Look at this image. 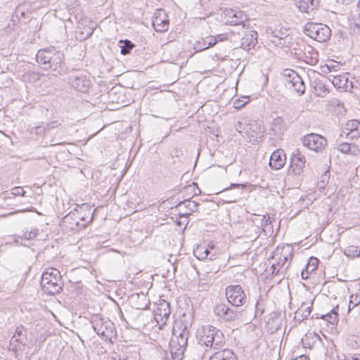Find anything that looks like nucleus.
I'll list each match as a JSON object with an SVG mask.
<instances>
[{
	"label": "nucleus",
	"instance_id": "nucleus-1",
	"mask_svg": "<svg viewBox=\"0 0 360 360\" xmlns=\"http://www.w3.org/2000/svg\"><path fill=\"white\" fill-rule=\"evenodd\" d=\"M94 212L87 203L77 205L60 221V226L65 231H78L86 226L93 220Z\"/></svg>",
	"mask_w": 360,
	"mask_h": 360
},
{
	"label": "nucleus",
	"instance_id": "nucleus-2",
	"mask_svg": "<svg viewBox=\"0 0 360 360\" xmlns=\"http://www.w3.org/2000/svg\"><path fill=\"white\" fill-rule=\"evenodd\" d=\"M36 60L44 70L51 69L60 73V69L64 63V53L51 46L39 50L36 55Z\"/></svg>",
	"mask_w": 360,
	"mask_h": 360
},
{
	"label": "nucleus",
	"instance_id": "nucleus-3",
	"mask_svg": "<svg viewBox=\"0 0 360 360\" xmlns=\"http://www.w3.org/2000/svg\"><path fill=\"white\" fill-rule=\"evenodd\" d=\"M292 247L287 244L281 249L277 248L271 257V259H275V262L271 264L269 271L274 276H285L286 271L289 267L290 263L285 266L287 262L292 257Z\"/></svg>",
	"mask_w": 360,
	"mask_h": 360
},
{
	"label": "nucleus",
	"instance_id": "nucleus-4",
	"mask_svg": "<svg viewBox=\"0 0 360 360\" xmlns=\"http://www.w3.org/2000/svg\"><path fill=\"white\" fill-rule=\"evenodd\" d=\"M91 323L94 330L104 341L112 343L117 338L115 324L109 319L98 314L93 315Z\"/></svg>",
	"mask_w": 360,
	"mask_h": 360
},
{
	"label": "nucleus",
	"instance_id": "nucleus-5",
	"mask_svg": "<svg viewBox=\"0 0 360 360\" xmlns=\"http://www.w3.org/2000/svg\"><path fill=\"white\" fill-rule=\"evenodd\" d=\"M205 340H204V356L208 351L219 349L224 343V335L222 332L215 327L210 326L207 330H204Z\"/></svg>",
	"mask_w": 360,
	"mask_h": 360
},
{
	"label": "nucleus",
	"instance_id": "nucleus-6",
	"mask_svg": "<svg viewBox=\"0 0 360 360\" xmlns=\"http://www.w3.org/2000/svg\"><path fill=\"white\" fill-rule=\"evenodd\" d=\"M282 75L283 82L287 89L296 92L299 96L304 94L305 84L297 72L293 70L286 69L283 70Z\"/></svg>",
	"mask_w": 360,
	"mask_h": 360
},
{
	"label": "nucleus",
	"instance_id": "nucleus-7",
	"mask_svg": "<svg viewBox=\"0 0 360 360\" xmlns=\"http://www.w3.org/2000/svg\"><path fill=\"white\" fill-rule=\"evenodd\" d=\"M304 30L307 36L319 42L326 41L331 35L330 27L322 23L308 22L305 25Z\"/></svg>",
	"mask_w": 360,
	"mask_h": 360
},
{
	"label": "nucleus",
	"instance_id": "nucleus-8",
	"mask_svg": "<svg viewBox=\"0 0 360 360\" xmlns=\"http://www.w3.org/2000/svg\"><path fill=\"white\" fill-rule=\"evenodd\" d=\"M226 296L229 302L235 307L243 306L247 300L244 290L239 285L228 286Z\"/></svg>",
	"mask_w": 360,
	"mask_h": 360
},
{
	"label": "nucleus",
	"instance_id": "nucleus-9",
	"mask_svg": "<svg viewBox=\"0 0 360 360\" xmlns=\"http://www.w3.org/2000/svg\"><path fill=\"white\" fill-rule=\"evenodd\" d=\"M204 254L205 255L204 257V266H207L208 267L210 266L209 262H213L211 269L209 271H206V273L217 272L219 266L218 264L215 263V260L218 259L219 255V246L216 245L213 242L210 243L204 250Z\"/></svg>",
	"mask_w": 360,
	"mask_h": 360
},
{
	"label": "nucleus",
	"instance_id": "nucleus-10",
	"mask_svg": "<svg viewBox=\"0 0 360 360\" xmlns=\"http://www.w3.org/2000/svg\"><path fill=\"white\" fill-rule=\"evenodd\" d=\"M241 30L242 33L238 32L240 35H242L240 47L245 51H250L257 44L258 33L255 30L246 28L245 25L241 27Z\"/></svg>",
	"mask_w": 360,
	"mask_h": 360
},
{
	"label": "nucleus",
	"instance_id": "nucleus-11",
	"mask_svg": "<svg viewBox=\"0 0 360 360\" xmlns=\"http://www.w3.org/2000/svg\"><path fill=\"white\" fill-rule=\"evenodd\" d=\"M302 143L309 149L319 152L325 148L327 140L319 134H309L304 136Z\"/></svg>",
	"mask_w": 360,
	"mask_h": 360
},
{
	"label": "nucleus",
	"instance_id": "nucleus-12",
	"mask_svg": "<svg viewBox=\"0 0 360 360\" xmlns=\"http://www.w3.org/2000/svg\"><path fill=\"white\" fill-rule=\"evenodd\" d=\"M224 18H226L225 24L229 25H245V22L248 20L246 14L242 11L233 10L231 8H226L224 11Z\"/></svg>",
	"mask_w": 360,
	"mask_h": 360
},
{
	"label": "nucleus",
	"instance_id": "nucleus-13",
	"mask_svg": "<svg viewBox=\"0 0 360 360\" xmlns=\"http://www.w3.org/2000/svg\"><path fill=\"white\" fill-rule=\"evenodd\" d=\"M68 83L77 91L86 93L89 91L91 81L83 74H72L68 77Z\"/></svg>",
	"mask_w": 360,
	"mask_h": 360
},
{
	"label": "nucleus",
	"instance_id": "nucleus-14",
	"mask_svg": "<svg viewBox=\"0 0 360 360\" xmlns=\"http://www.w3.org/2000/svg\"><path fill=\"white\" fill-rule=\"evenodd\" d=\"M152 25L158 32H164L169 27V20L163 9H158L153 14Z\"/></svg>",
	"mask_w": 360,
	"mask_h": 360
},
{
	"label": "nucleus",
	"instance_id": "nucleus-15",
	"mask_svg": "<svg viewBox=\"0 0 360 360\" xmlns=\"http://www.w3.org/2000/svg\"><path fill=\"white\" fill-rule=\"evenodd\" d=\"M305 163L306 159L304 155L302 154L299 150H297L292 154L290 158V165L288 172L295 175H299L302 172Z\"/></svg>",
	"mask_w": 360,
	"mask_h": 360
},
{
	"label": "nucleus",
	"instance_id": "nucleus-16",
	"mask_svg": "<svg viewBox=\"0 0 360 360\" xmlns=\"http://www.w3.org/2000/svg\"><path fill=\"white\" fill-rule=\"evenodd\" d=\"M301 46L303 47V49H301L300 53H295V54L298 55L300 58H302L305 63L311 65H315L319 62V53L318 51L312 46L302 44Z\"/></svg>",
	"mask_w": 360,
	"mask_h": 360
},
{
	"label": "nucleus",
	"instance_id": "nucleus-17",
	"mask_svg": "<svg viewBox=\"0 0 360 360\" xmlns=\"http://www.w3.org/2000/svg\"><path fill=\"white\" fill-rule=\"evenodd\" d=\"M48 276H41V286L43 291L49 295L58 294L63 289V282L48 279Z\"/></svg>",
	"mask_w": 360,
	"mask_h": 360
},
{
	"label": "nucleus",
	"instance_id": "nucleus-18",
	"mask_svg": "<svg viewBox=\"0 0 360 360\" xmlns=\"http://www.w3.org/2000/svg\"><path fill=\"white\" fill-rule=\"evenodd\" d=\"M345 134L350 140L360 136V122L356 120H351L347 122L342 128L341 136Z\"/></svg>",
	"mask_w": 360,
	"mask_h": 360
},
{
	"label": "nucleus",
	"instance_id": "nucleus-19",
	"mask_svg": "<svg viewBox=\"0 0 360 360\" xmlns=\"http://www.w3.org/2000/svg\"><path fill=\"white\" fill-rule=\"evenodd\" d=\"M214 313L226 321L234 320L238 316V313L229 308L223 303L217 304L214 307Z\"/></svg>",
	"mask_w": 360,
	"mask_h": 360
},
{
	"label": "nucleus",
	"instance_id": "nucleus-20",
	"mask_svg": "<svg viewBox=\"0 0 360 360\" xmlns=\"http://www.w3.org/2000/svg\"><path fill=\"white\" fill-rule=\"evenodd\" d=\"M332 77L331 82L335 87L340 89L348 91L352 89V83L349 82V74L342 73L341 75H330Z\"/></svg>",
	"mask_w": 360,
	"mask_h": 360
},
{
	"label": "nucleus",
	"instance_id": "nucleus-21",
	"mask_svg": "<svg viewBox=\"0 0 360 360\" xmlns=\"http://www.w3.org/2000/svg\"><path fill=\"white\" fill-rule=\"evenodd\" d=\"M286 162L283 150L277 149L272 153L269 159V166L274 169H281Z\"/></svg>",
	"mask_w": 360,
	"mask_h": 360
},
{
	"label": "nucleus",
	"instance_id": "nucleus-22",
	"mask_svg": "<svg viewBox=\"0 0 360 360\" xmlns=\"http://www.w3.org/2000/svg\"><path fill=\"white\" fill-rule=\"evenodd\" d=\"M233 32L232 33H224L219 34L216 36H210L208 37L204 38V51L212 47L219 41H224L225 40L229 39L231 37Z\"/></svg>",
	"mask_w": 360,
	"mask_h": 360
},
{
	"label": "nucleus",
	"instance_id": "nucleus-23",
	"mask_svg": "<svg viewBox=\"0 0 360 360\" xmlns=\"http://www.w3.org/2000/svg\"><path fill=\"white\" fill-rule=\"evenodd\" d=\"M313 309V302H311L310 306H306L305 303L302 302L301 306L297 309L295 314V320L301 323L305 319H307L311 313Z\"/></svg>",
	"mask_w": 360,
	"mask_h": 360
},
{
	"label": "nucleus",
	"instance_id": "nucleus-24",
	"mask_svg": "<svg viewBox=\"0 0 360 360\" xmlns=\"http://www.w3.org/2000/svg\"><path fill=\"white\" fill-rule=\"evenodd\" d=\"M169 348V354H167L166 356L168 360H182L185 348L181 347L174 342H170Z\"/></svg>",
	"mask_w": 360,
	"mask_h": 360
},
{
	"label": "nucleus",
	"instance_id": "nucleus-25",
	"mask_svg": "<svg viewBox=\"0 0 360 360\" xmlns=\"http://www.w3.org/2000/svg\"><path fill=\"white\" fill-rule=\"evenodd\" d=\"M210 360H237V358L233 351L224 349L220 352H214L210 356Z\"/></svg>",
	"mask_w": 360,
	"mask_h": 360
},
{
	"label": "nucleus",
	"instance_id": "nucleus-26",
	"mask_svg": "<svg viewBox=\"0 0 360 360\" xmlns=\"http://www.w3.org/2000/svg\"><path fill=\"white\" fill-rule=\"evenodd\" d=\"M155 316L167 319L170 315V304L166 301L160 303L155 309Z\"/></svg>",
	"mask_w": 360,
	"mask_h": 360
},
{
	"label": "nucleus",
	"instance_id": "nucleus-27",
	"mask_svg": "<svg viewBox=\"0 0 360 360\" xmlns=\"http://www.w3.org/2000/svg\"><path fill=\"white\" fill-rule=\"evenodd\" d=\"M25 331V329L24 326H20L17 327L15 333L11 340V345L18 347V344H25V341L26 340L25 335L23 333Z\"/></svg>",
	"mask_w": 360,
	"mask_h": 360
},
{
	"label": "nucleus",
	"instance_id": "nucleus-28",
	"mask_svg": "<svg viewBox=\"0 0 360 360\" xmlns=\"http://www.w3.org/2000/svg\"><path fill=\"white\" fill-rule=\"evenodd\" d=\"M133 301L136 300L137 303H134V306L138 309H146L150 304L149 300L144 294L139 295L136 294L131 297Z\"/></svg>",
	"mask_w": 360,
	"mask_h": 360
},
{
	"label": "nucleus",
	"instance_id": "nucleus-29",
	"mask_svg": "<svg viewBox=\"0 0 360 360\" xmlns=\"http://www.w3.org/2000/svg\"><path fill=\"white\" fill-rule=\"evenodd\" d=\"M330 110L335 112L338 116H343L346 113V109L344 103L340 100L334 98L328 104Z\"/></svg>",
	"mask_w": 360,
	"mask_h": 360
},
{
	"label": "nucleus",
	"instance_id": "nucleus-30",
	"mask_svg": "<svg viewBox=\"0 0 360 360\" xmlns=\"http://www.w3.org/2000/svg\"><path fill=\"white\" fill-rule=\"evenodd\" d=\"M285 129V124L283 120L278 117L275 118L271 123V130L275 135H281Z\"/></svg>",
	"mask_w": 360,
	"mask_h": 360
},
{
	"label": "nucleus",
	"instance_id": "nucleus-31",
	"mask_svg": "<svg viewBox=\"0 0 360 360\" xmlns=\"http://www.w3.org/2000/svg\"><path fill=\"white\" fill-rule=\"evenodd\" d=\"M319 339V336L316 333H309L306 334V335L302 339V343L304 347L311 349L316 340Z\"/></svg>",
	"mask_w": 360,
	"mask_h": 360
},
{
	"label": "nucleus",
	"instance_id": "nucleus-32",
	"mask_svg": "<svg viewBox=\"0 0 360 360\" xmlns=\"http://www.w3.org/2000/svg\"><path fill=\"white\" fill-rule=\"evenodd\" d=\"M219 105L217 101L208 100L204 103V112H206L208 115L212 116L218 112Z\"/></svg>",
	"mask_w": 360,
	"mask_h": 360
},
{
	"label": "nucleus",
	"instance_id": "nucleus-33",
	"mask_svg": "<svg viewBox=\"0 0 360 360\" xmlns=\"http://www.w3.org/2000/svg\"><path fill=\"white\" fill-rule=\"evenodd\" d=\"M338 150L343 154L355 155V152L357 148L355 144H351L345 142L338 145Z\"/></svg>",
	"mask_w": 360,
	"mask_h": 360
},
{
	"label": "nucleus",
	"instance_id": "nucleus-34",
	"mask_svg": "<svg viewBox=\"0 0 360 360\" xmlns=\"http://www.w3.org/2000/svg\"><path fill=\"white\" fill-rule=\"evenodd\" d=\"M338 306L333 309L329 313L322 315L321 318L331 324H336L338 322Z\"/></svg>",
	"mask_w": 360,
	"mask_h": 360
},
{
	"label": "nucleus",
	"instance_id": "nucleus-35",
	"mask_svg": "<svg viewBox=\"0 0 360 360\" xmlns=\"http://www.w3.org/2000/svg\"><path fill=\"white\" fill-rule=\"evenodd\" d=\"M41 276H48V279L57 280L58 281H62V276L60 272L55 268H48L44 271Z\"/></svg>",
	"mask_w": 360,
	"mask_h": 360
},
{
	"label": "nucleus",
	"instance_id": "nucleus-36",
	"mask_svg": "<svg viewBox=\"0 0 360 360\" xmlns=\"http://www.w3.org/2000/svg\"><path fill=\"white\" fill-rule=\"evenodd\" d=\"M60 124H61L60 121L56 120H53V121L48 122L46 124V127L38 126V127H35V131H36L37 134H41L46 131H49L51 129L57 128Z\"/></svg>",
	"mask_w": 360,
	"mask_h": 360
},
{
	"label": "nucleus",
	"instance_id": "nucleus-37",
	"mask_svg": "<svg viewBox=\"0 0 360 360\" xmlns=\"http://www.w3.org/2000/svg\"><path fill=\"white\" fill-rule=\"evenodd\" d=\"M313 1H314L313 0H310V3H311V8H310L308 1H304V0L299 1L297 4V7L301 12L309 13V8L311 10H313V6H314Z\"/></svg>",
	"mask_w": 360,
	"mask_h": 360
},
{
	"label": "nucleus",
	"instance_id": "nucleus-38",
	"mask_svg": "<svg viewBox=\"0 0 360 360\" xmlns=\"http://www.w3.org/2000/svg\"><path fill=\"white\" fill-rule=\"evenodd\" d=\"M319 260L314 257H311L309 259L307 264L305 266V268L308 269V271H311V273L315 271L319 265Z\"/></svg>",
	"mask_w": 360,
	"mask_h": 360
},
{
	"label": "nucleus",
	"instance_id": "nucleus-39",
	"mask_svg": "<svg viewBox=\"0 0 360 360\" xmlns=\"http://www.w3.org/2000/svg\"><path fill=\"white\" fill-rule=\"evenodd\" d=\"M345 254L347 257H350L352 258L359 257V247L350 245L349 246L345 252Z\"/></svg>",
	"mask_w": 360,
	"mask_h": 360
},
{
	"label": "nucleus",
	"instance_id": "nucleus-40",
	"mask_svg": "<svg viewBox=\"0 0 360 360\" xmlns=\"http://www.w3.org/2000/svg\"><path fill=\"white\" fill-rule=\"evenodd\" d=\"M134 46V44L133 43H131L129 40L126 39L123 41V44L120 46V53L122 55H127L130 53Z\"/></svg>",
	"mask_w": 360,
	"mask_h": 360
},
{
	"label": "nucleus",
	"instance_id": "nucleus-41",
	"mask_svg": "<svg viewBox=\"0 0 360 360\" xmlns=\"http://www.w3.org/2000/svg\"><path fill=\"white\" fill-rule=\"evenodd\" d=\"M360 304V296L357 294L352 295L349 298L348 304V311L349 312L352 309Z\"/></svg>",
	"mask_w": 360,
	"mask_h": 360
},
{
	"label": "nucleus",
	"instance_id": "nucleus-42",
	"mask_svg": "<svg viewBox=\"0 0 360 360\" xmlns=\"http://www.w3.org/2000/svg\"><path fill=\"white\" fill-rule=\"evenodd\" d=\"M184 188L186 192L188 193H193V196L200 195L201 193V190L198 188V184L195 182L188 185Z\"/></svg>",
	"mask_w": 360,
	"mask_h": 360
},
{
	"label": "nucleus",
	"instance_id": "nucleus-43",
	"mask_svg": "<svg viewBox=\"0 0 360 360\" xmlns=\"http://www.w3.org/2000/svg\"><path fill=\"white\" fill-rule=\"evenodd\" d=\"M250 101V98L248 96H242L239 98H237L233 102V107L236 109L242 108L246 103H248Z\"/></svg>",
	"mask_w": 360,
	"mask_h": 360
},
{
	"label": "nucleus",
	"instance_id": "nucleus-44",
	"mask_svg": "<svg viewBox=\"0 0 360 360\" xmlns=\"http://www.w3.org/2000/svg\"><path fill=\"white\" fill-rule=\"evenodd\" d=\"M38 233V229H32L30 231H25L22 236H18V238H20L21 239H25V240H32L34 238Z\"/></svg>",
	"mask_w": 360,
	"mask_h": 360
},
{
	"label": "nucleus",
	"instance_id": "nucleus-45",
	"mask_svg": "<svg viewBox=\"0 0 360 360\" xmlns=\"http://www.w3.org/2000/svg\"><path fill=\"white\" fill-rule=\"evenodd\" d=\"M175 339H172L171 342H174L176 344H178L181 347L185 348L187 344V337L183 333H181L180 335L176 338Z\"/></svg>",
	"mask_w": 360,
	"mask_h": 360
},
{
	"label": "nucleus",
	"instance_id": "nucleus-46",
	"mask_svg": "<svg viewBox=\"0 0 360 360\" xmlns=\"http://www.w3.org/2000/svg\"><path fill=\"white\" fill-rule=\"evenodd\" d=\"M315 90L318 95L321 97L325 96V95L328 92V89L326 88L325 84L319 82L316 83Z\"/></svg>",
	"mask_w": 360,
	"mask_h": 360
},
{
	"label": "nucleus",
	"instance_id": "nucleus-47",
	"mask_svg": "<svg viewBox=\"0 0 360 360\" xmlns=\"http://www.w3.org/2000/svg\"><path fill=\"white\" fill-rule=\"evenodd\" d=\"M273 38L271 41L275 44L276 46H283L285 43L284 37L283 36H278L276 34V32H272Z\"/></svg>",
	"mask_w": 360,
	"mask_h": 360
},
{
	"label": "nucleus",
	"instance_id": "nucleus-48",
	"mask_svg": "<svg viewBox=\"0 0 360 360\" xmlns=\"http://www.w3.org/2000/svg\"><path fill=\"white\" fill-rule=\"evenodd\" d=\"M249 121L245 120V119H243V121H238L236 125H235V127H236V129L241 134L243 131L245 130V127L244 126L245 123H248Z\"/></svg>",
	"mask_w": 360,
	"mask_h": 360
},
{
	"label": "nucleus",
	"instance_id": "nucleus-49",
	"mask_svg": "<svg viewBox=\"0 0 360 360\" xmlns=\"http://www.w3.org/2000/svg\"><path fill=\"white\" fill-rule=\"evenodd\" d=\"M193 255L198 262L202 260V252L200 249V245H197L196 248L193 250Z\"/></svg>",
	"mask_w": 360,
	"mask_h": 360
},
{
	"label": "nucleus",
	"instance_id": "nucleus-50",
	"mask_svg": "<svg viewBox=\"0 0 360 360\" xmlns=\"http://www.w3.org/2000/svg\"><path fill=\"white\" fill-rule=\"evenodd\" d=\"M330 177L329 171L327 170L324 172V174L321 176L320 184L321 188H324L325 185L328 182Z\"/></svg>",
	"mask_w": 360,
	"mask_h": 360
},
{
	"label": "nucleus",
	"instance_id": "nucleus-51",
	"mask_svg": "<svg viewBox=\"0 0 360 360\" xmlns=\"http://www.w3.org/2000/svg\"><path fill=\"white\" fill-rule=\"evenodd\" d=\"M11 193L16 196H23L25 191L21 186H15L12 189Z\"/></svg>",
	"mask_w": 360,
	"mask_h": 360
},
{
	"label": "nucleus",
	"instance_id": "nucleus-52",
	"mask_svg": "<svg viewBox=\"0 0 360 360\" xmlns=\"http://www.w3.org/2000/svg\"><path fill=\"white\" fill-rule=\"evenodd\" d=\"M311 273V271H308V269L304 267V269H302V271H301V277H302V278L304 279V280H307L309 278V274Z\"/></svg>",
	"mask_w": 360,
	"mask_h": 360
},
{
	"label": "nucleus",
	"instance_id": "nucleus-53",
	"mask_svg": "<svg viewBox=\"0 0 360 360\" xmlns=\"http://www.w3.org/2000/svg\"><path fill=\"white\" fill-rule=\"evenodd\" d=\"M262 221H264V226H266L271 223V217L269 216H264Z\"/></svg>",
	"mask_w": 360,
	"mask_h": 360
},
{
	"label": "nucleus",
	"instance_id": "nucleus-54",
	"mask_svg": "<svg viewBox=\"0 0 360 360\" xmlns=\"http://www.w3.org/2000/svg\"><path fill=\"white\" fill-rule=\"evenodd\" d=\"M204 131H205L206 135H207L208 133L211 134L210 127H207V129L204 128ZM214 136L218 137V134H214V133L212 134V136H211V134H210V139H214Z\"/></svg>",
	"mask_w": 360,
	"mask_h": 360
},
{
	"label": "nucleus",
	"instance_id": "nucleus-55",
	"mask_svg": "<svg viewBox=\"0 0 360 360\" xmlns=\"http://www.w3.org/2000/svg\"><path fill=\"white\" fill-rule=\"evenodd\" d=\"M192 267L193 269L196 271V273L199 275V270L197 268V264L194 263V262H192Z\"/></svg>",
	"mask_w": 360,
	"mask_h": 360
},
{
	"label": "nucleus",
	"instance_id": "nucleus-56",
	"mask_svg": "<svg viewBox=\"0 0 360 360\" xmlns=\"http://www.w3.org/2000/svg\"><path fill=\"white\" fill-rule=\"evenodd\" d=\"M292 360H307V356H306L301 355V356H298L296 359H292Z\"/></svg>",
	"mask_w": 360,
	"mask_h": 360
},
{
	"label": "nucleus",
	"instance_id": "nucleus-57",
	"mask_svg": "<svg viewBox=\"0 0 360 360\" xmlns=\"http://www.w3.org/2000/svg\"><path fill=\"white\" fill-rule=\"evenodd\" d=\"M242 187H243V186L241 184H231V188H242Z\"/></svg>",
	"mask_w": 360,
	"mask_h": 360
},
{
	"label": "nucleus",
	"instance_id": "nucleus-58",
	"mask_svg": "<svg viewBox=\"0 0 360 360\" xmlns=\"http://www.w3.org/2000/svg\"><path fill=\"white\" fill-rule=\"evenodd\" d=\"M19 239H21V238H18V236H15V243L17 245H22V242H20Z\"/></svg>",
	"mask_w": 360,
	"mask_h": 360
},
{
	"label": "nucleus",
	"instance_id": "nucleus-59",
	"mask_svg": "<svg viewBox=\"0 0 360 360\" xmlns=\"http://www.w3.org/2000/svg\"><path fill=\"white\" fill-rule=\"evenodd\" d=\"M115 360H116V359H115ZM117 360H129V359H128L127 357L123 356L122 358L119 357V359H117Z\"/></svg>",
	"mask_w": 360,
	"mask_h": 360
},
{
	"label": "nucleus",
	"instance_id": "nucleus-60",
	"mask_svg": "<svg viewBox=\"0 0 360 360\" xmlns=\"http://www.w3.org/2000/svg\"><path fill=\"white\" fill-rule=\"evenodd\" d=\"M28 75L29 76H33V77L37 76V75H36L34 72L29 73Z\"/></svg>",
	"mask_w": 360,
	"mask_h": 360
},
{
	"label": "nucleus",
	"instance_id": "nucleus-61",
	"mask_svg": "<svg viewBox=\"0 0 360 360\" xmlns=\"http://www.w3.org/2000/svg\"><path fill=\"white\" fill-rule=\"evenodd\" d=\"M311 319H318V316L317 315L316 316H314V315H312Z\"/></svg>",
	"mask_w": 360,
	"mask_h": 360
},
{
	"label": "nucleus",
	"instance_id": "nucleus-62",
	"mask_svg": "<svg viewBox=\"0 0 360 360\" xmlns=\"http://www.w3.org/2000/svg\"><path fill=\"white\" fill-rule=\"evenodd\" d=\"M200 154V150H198V156H197L198 160L199 159Z\"/></svg>",
	"mask_w": 360,
	"mask_h": 360
},
{
	"label": "nucleus",
	"instance_id": "nucleus-63",
	"mask_svg": "<svg viewBox=\"0 0 360 360\" xmlns=\"http://www.w3.org/2000/svg\"><path fill=\"white\" fill-rule=\"evenodd\" d=\"M85 213H86V211H83V212H82V214H83V216H85Z\"/></svg>",
	"mask_w": 360,
	"mask_h": 360
},
{
	"label": "nucleus",
	"instance_id": "nucleus-64",
	"mask_svg": "<svg viewBox=\"0 0 360 360\" xmlns=\"http://www.w3.org/2000/svg\"><path fill=\"white\" fill-rule=\"evenodd\" d=\"M208 77H209L208 76H204V77H203V79H207V78H208Z\"/></svg>",
	"mask_w": 360,
	"mask_h": 360
}]
</instances>
